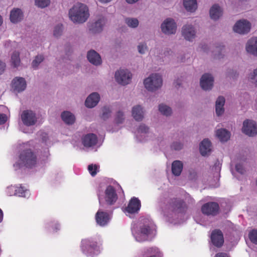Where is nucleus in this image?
Listing matches in <instances>:
<instances>
[{"mask_svg": "<svg viewBox=\"0 0 257 257\" xmlns=\"http://www.w3.org/2000/svg\"><path fill=\"white\" fill-rule=\"evenodd\" d=\"M132 231L136 240L139 242H142L148 240L151 234L155 232V229L149 220L144 219L138 226H134Z\"/></svg>", "mask_w": 257, "mask_h": 257, "instance_id": "nucleus-1", "label": "nucleus"}, {"mask_svg": "<svg viewBox=\"0 0 257 257\" xmlns=\"http://www.w3.org/2000/svg\"><path fill=\"white\" fill-rule=\"evenodd\" d=\"M70 20L74 23L82 24L85 22L89 16L88 8L83 4L75 5L69 12Z\"/></svg>", "mask_w": 257, "mask_h": 257, "instance_id": "nucleus-2", "label": "nucleus"}, {"mask_svg": "<svg viewBox=\"0 0 257 257\" xmlns=\"http://www.w3.org/2000/svg\"><path fill=\"white\" fill-rule=\"evenodd\" d=\"M36 162V155L31 149H25L20 153L19 162L15 164L14 167L16 170L23 166L31 168L35 166Z\"/></svg>", "mask_w": 257, "mask_h": 257, "instance_id": "nucleus-3", "label": "nucleus"}, {"mask_svg": "<svg viewBox=\"0 0 257 257\" xmlns=\"http://www.w3.org/2000/svg\"><path fill=\"white\" fill-rule=\"evenodd\" d=\"M145 87L149 91L154 92L160 89L163 85V79L161 75L153 73L144 81Z\"/></svg>", "mask_w": 257, "mask_h": 257, "instance_id": "nucleus-4", "label": "nucleus"}, {"mask_svg": "<svg viewBox=\"0 0 257 257\" xmlns=\"http://www.w3.org/2000/svg\"><path fill=\"white\" fill-rule=\"evenodd\" d=\"M197 28L192 24H187L181 28V35L184 39L189 42H193L196 37Z\"/></svg>", "mask_w": 257, "mask_h": 257, "instance_id": "nucleus-5", "label": "nucleus"}, {"mask_svg": "<svg viewBox=\"0 0 257 257\" xmlns=\"http://www.w3.org/2000/svg\"><path fill=\"white\" fill-rule=\"evenodd\" d=\"M161 29L163 34L171 35L176 33L177 24L174 20L171 18L166 19L161 25Z\"/></svg>", "mask_w": 257, "mask_h": 257, "instance_id": "nucleus-6", "label": "nucleus"}, {"mask_svg": "<svg viewBox=\"0 0 257 257\" xmlns=\"http://www.w3.org/2000/svg\"><path fill=\"white\" fill-rule=\"evenodd\" d=\"M114 78L118 84L125 85L131 81L132 74L128 70L119 69L115 72Z\"/></svg>", "mask_w": 257, "mask_h": 257, "instance_id": "nucleus-7", "label": "nucleus"}, {"mask_svg": "<svg viewBox=\"0 0 257 257\" xmlns=\"http://www.w3.org/2000/svg\"><path fill=\"white\" fill-rule=\"evenodd\" d=\"M202 213L207 216H215L219 212V206L215 202H209L201 207Z\"/></svg>", "mask_w": 257, "mask_h": 257, "instance_id": "nucleus-8", "label": "nucleus"}, {"mask_svg": "<svg viewBox=\"0 0 257 257\" xmlns=\"http://www.w3.org/2000/svg\"><path fill=\"white\" fill-rule=\"evenodd\" d=\"M250 29V23L244 19L237 21L233 28L234 32L241 35L247 34L249 32Z\"/></svg>", "mask_w": 257, "mask_h": 257, "instance_id": "nucleus-9", "label": "nucleus"}, {"mask_svg": "<svg viewBox=\"0 0 257 257\" xmlns=\"http://www.w3.org/2000/svg\"><path fill=\"white\" fill-rule=\"evenodd\" d=\"M21 117L24 124L28 126L35 124L37 121L36 113L31 110H24Z\"/></svg>", "mask_w": 257, "mask_h": 257, "instance_id": "nucleus-10", "label": "nucleus"}, {"mask_svg": "<svg viewBox=\"0 0 257 257\" xmlns=\"http://www.w3.org/2000/svg\"><path fill=\"white\" fill-rule=\"evenodd\" d=\"M242 131L248 136H254L257 134V124L252 120L246 119L243 122Z\"/></svg>", "mask_w": 257, "mask_h": 257, "instance_id": "nucleus-11", "label": "nucleus"}, {"mask_svg": "<svg viewBox=\"0 0 257 257\" xmlns=\"http://www.w3.org/2000/svg\"><path fill=\"white\" fill-rule=\"evenodd\" d=\"M81 249L83 253L91 255L95 253L97 248V243L88 239L82 240Z\"/></svg>", "mask_w": 257, "mask_h": 257, "instance_id": "nucleus-12", "label": "nucleus"}, {"mask_svg": "<svg viewBox=\"0 0 257 257\" xmlns=\"http://www.w3.org/2000/svg\"><path fill=\"white\" fill-rule=\"evenodd\" d=\"M214 79L212 74L205 73L201 77L200 85L204 90H210L213 87Z\"/></svg>", "mask_w": 257, "mask_h": 257, "instance_id": "nucleus-13", "label": "nucleus"}, {"mask_svg": "<svg viewBox=\"0 0 257 257\" xmlns=\"http://www.w3.org/2000/svg\"><path fill=\"white\" fill-rule=\"evenodd\" d=\"M169 209L175 214H180L181 216L184 211L183 202L178 199H172L169 202Z\"/></svg>", "mask_w": 257, "mask_h": 257, "instance_id": "nucleus-14", "label": "nucleus"}, {"mask_svg": "<svg viewBox=\"0 0 257 257\" xmlns=\"http://www.w3.org/2000/svg\"><path fill=\"white\" fill-rule=\"evenodd\" d=\"M132 116L137 121H141L145 118L146 110L144 107L140 104L133 106L131 110Z\"/></svg>", "mask_w": 257, "mask_h": 257, "instance_id": "nucleus-15", "label": "nucleus"}, {"mask_svg": "<svg viewBox=\"0 0 257 257\" xmlns=\"http://www.w3.org/2000/svg\"><path fill=\"white\" fill-rule=\"evenodd\" d=\"M27 83L23 77H17L13 79L12 82V87L15 92H21L25 90Z\"/></svg>", "mask_w": 257, "mask_h": 257, "instance_id": "nucleus-16", "label": "nucleus"}, {"mask_svg": "<svg viewBox=\"0 0 257 257\" xmlns=\"http://www.w3.org/2000/svg\"><path fill=\"white\" fill-rule=\"evenodd\" d=\"M211 240L214 246L217 247L222 246L224 243V237L221 231L219 229L213 230L211 234Z\"/></svg>", "mask_w": 257, "mask_h": 257, "instance_id": "nucleus-17", "label": "nucleus"}, {"mask_svg": "<svg viewBox=\"0 0 257 257\" xmlns=\"http://www.w3.org/2000/svg\"><path fill=\"white\" fill-rule=\"evenodd\" d=\"M105 23L106 20L104 18H99L90 25L89 31L93 34H99L103 31Z\"/></svg>", "mask_w": 257, "mask_h": 257, "instance_id": "nucleus-18", "label": "nucleus"}, {"mask_svg": "<svg viewBox=\"0 0 257 257\" xmlns=\"http://www.w3.org/2000/svg\"><path fill=\"white\" fill-rule=\"evenodd\" d=\"M105 199L109 205L113 204L117 199L115 190L112 186H108L105 191Z\"/></svg>", "mask_w": 257, "mask_h": 257, "instance_id": "nucleus-19", "label": "nucleus"}, {"mask_svg": "<svg viewBox=\"0 0 257 257\" xmlns=\"http://www.w3.org/2000/svg\"><path fill=\"white\" fill-rule=\"evenodd\" d=\"M100 95L97 92H93L89 94L85 101L86 107L92 108L96 106L100 100Z\"/></svg>", "mask_w": 257, "mask_h": 257, "instance_id": "nucleus-20", "label": "nucleus"}, {"mask_svg": "<svg viewBox=\"0 0 257 257\" xmlns=\"http://www.w3.org/2000/svg\"><path fill=\"white\" fill-rule=\"evenodd\" d=\"M87 58L89 62L95 66H99L102 63L100 55L94 50L88 51Z\"/></svg>", "mask_w": 257, "mask_h": 257, "instance_id": "nucleus-21", "label": "nucleus"}, {"mask_svg": "<svg viewBox=\"0 0 257 257\" xmlns=\"http://www.w3.org/2000/svg\"><path fill=\"white\" fill-rule=\"evenodd\" d=\"M245 49L247 53L257 56V37H253L248 40Z\"/></svg>", "mask_w": 257, "mask_h": 257, "instance_id": "nucleus-22", "label": "nucleus"}, {"mask_svg": "<svg viewBox=\"0 0 257 257\" xmlns=\"http://www.w3.org/2000/svg\"><path fill=\"white\" fill-rule=\"evenodd\" d=\"M141 202L136 197H133L130 201L126 210L130 213L137 212L140 209Z\"/></svg>", "mask_w": 257, "mask_h": 257, "instance_id": "nucleus-23", "label": "nucleus"}, {"mask_svg": "<svg viewBox=\"0 0 257 257\" xmlns=\"http://www.w3.org/2000/svg\"><path fill=\"white\" fill-rule=\"evenodd\" d=\"M97 142V136L94 134H88L82 138V143L86 147H91L96 144Z\"/></svg>", "mask_w": 257, "mask_h": 257, "instance_id": "nucleus-24", "label": "nucleus"}, {"mask_svg": "<svg viewBox=\"0 0 257 257\" xmlns=\"http://www.w3.org/2000/svg\"><path fill=\"white\" fill-rule=\"evenodd\" d=\"M95 219L98 224L103 226L108 222L109 217L107 213L98 210L96 214Z\"/></svg>", "mask_w": 257, "mask_h": 257, "instance_id": "nucleus-25", "label": "nucleus"}, {"mask_svg": "<svg viewBox=\"0 0 257 257\" xmlns=\"http://www.w3.org/2000/svg\"><path fill=\"white\" fill-rule=\"evenodd\" d=\"M24 18L23 11L18 8L13 9L10 13V20L13 23H17L21 22Z\"/></svg>", "mask_w": 257, "mask_h": 257, "instance_id": "nucleus-26", "label": "nucleus"}, {"mask_svg": "<svg viewBox=\"0 0 257 257\" xmlns=\"http://www.w3.org/2000/svg\"><path fill=\"white\" fill-rule=\"evenodd\" d=\"M225 102V98L222 96H219L216 99L215 102V112L217 116H220L224 113Z\"/></svg>", "mask_w": 257, "mask_h": 257, "instance_id": "nucleus-27", "label": "nucleus"}, {"mask_svg": "<svg viewBox=\"0 0 257 257\" xmlns=\"http://www.w3.org/2000/svg\"><path fill=\"white\" fill-rule=\"evenodd\" d=\"M209 14L211 19L216 21L222 16V10L219 6L215 4L210 8Z\"/></svg>", "mask_w": 257, "mask_h": 257, "instance_id": "nucleus-28", "label": "nucleus"}, {"mask_svg": "<svg viewBox=\"0 0 257 257\" xmlns=\"http://www.w3.org/2000/svg\"><path fill=\"white\" fill-rule=\"evenodd\" d=\"M211 142L208 139H204L200 145V152L202 156H206L210 153Z\"/></svg>", "mask_w": 257, "mask_h": 257, "instance_id": "nucleus-29", "label": "nucleus"}, {"mask_svg": "<svg viewBox=\"0 0 257 257\" xmlns=\"http://www.w3.org/2000/svg\"><path fill=\"white\" fill-rule=\"evenodd\" d=\"M61 117L63 121L66 124L69 125L73 124L75 121V117L74 115L68 111H63L61 113Z\"/></svg>", "mask_w": 257, "mask_h": 257, "instance_id": "nucleus-30", "label": "nucleus"}, {"mask_svg": "<svg viewBox=\"0 0 257 257\" xmlns=\"http://www.w3.org/2000/svg\"><path fill=\"white\" fill-rule=\"evenodd\" d=\"M111 107L110 106L105 105L100 109L99 117L101 119L106 120L111 116Z\"/></svg>", "mask_w": 257, "mask_h": 257, "instance_id": "nucleus-31", "label": "nucleus"}, {"mask_svg": "<svg viewBox=\"0 0 257 257\" xmlns=\"http://www.w3.org/2000/svg\"><path fill=\"white\" fill-rule=\"evenodd\" d=\"M183 164L182 162L179 160L174 161L172 164V173L176 176H179L183 169Z\"/></svg>", "mask_w": 257, "mask_h": 257, "instance_id": "nucleus-32", "label": "nucleus"}, {"mask_svg": "<svg viewBox=\"0 0 257 257\" xmlns=\"http://www.w3.org/2000/svg\"><path fill=\"white\" fill-rule=\"evenodd\" d=\"M216 135L221 142L227 141L230 137V133L224 128L217 130Z\"/></svg>", "mask_w": 257, "mask_h": 257, "instance_id": "nucleus-33", "label": "nucleus"}, {"mask_svg": "<svg viewBox=\"0 0 257 257\" xmlns=\"http://www.w3.org/2000/svg\"><path fill=\"white\" fill-rule=\"evenodd\" d=\"M125 119L124 111L122 109L116 111L114 117V123L116 125L122 124Z\"/></svg>", "mask_w": 257, "mask_h": 257, "instance_id": "nucleus-34", "label": "nucleus"}, {"mask_svg": "<svg viewBox=\"0 0 257 257\" xmlns=\"http://www.w3.org/2000/svg\"><path fill=\"white\" fill-rule=\"evenodd\" d=\"M183 5L185 9L190 12L195 11L197 8L196 0H183Z\"/></svg>", "mask_w": 257, "mask_h": 257, "instance_id": "nucleus-35", "label": "nucleus"}, {"mask_svg": "<svg viewBox=\"0 0 257 257\" xmlns=\"http://www.w3.org/2000/svg\"><path fill=\"white\" fill-rule=\"evenodd\" d=\"M21 64V60L20 58V53L17 51H15L11 54V64L14 68H18Z\"/></svg>", "mask_w": 257, "mask_h": 257, "instance_id": "nucleus-36", "label": "nucleus"}, {"mask_svg": "<svg viewBox=\"0 0 257 257\" xmlns=\"http://www.w3.org/2000/svg\"><path fill=\"white\" fill-rule=\"evenodd\" d=\"M44 60V57L43 55L39 54L36 56L31 63L32 67L36 70L38 68L39 65Z\"/></svg>", "mask_w": 257, "mask_h": 257, "instance_id": "nucleus-37", "label": "nucleus"}, {"mask_svg": "<svg viewBox=\"0 0 257 257\" xmlns=\"http://www.w3.org/2000/svg\"><path fill=\"white\" fill-rule=\"evenodd\" d=\"M159 110L162 114L167 116L171 115L172 113L171 108L163 103L159 105Z\"/></svg>", "mask_w": 257, "mask_h": 257, "instance_id": "nucleus-38", "label": "nucleus"}, {"mask_svg": "<svg viewBox=\"0 0 257 257\" xmlns=\"http://www.w3.org/2000/svg\"><path fill=\"white\" fill-rule=\"evenodd\" d=\"M149 128L146 124H141L137 130V138L139 139L140 136L146 135L149 133Z\"/></svg>", "mask_w": 257, "mask_h": 257, "instance_id": "nucleus-39", "label": "nucleus"}, {"mask_svg": "<svg viewBox=\"0 0 257 257\" xmlns=\"http://www.w3.org/2000/svg\"><path fill=\"white\" fill-rule=\"evenodd\" d=\"M63 25L61 24H58L57 25H56L53 30V36L55 38H59L60 37L62 33H63Z\"/></svg>", "mask_w": 257, "mask_h": 257, "instance_id": "nucleus-40", "label": "nucleus"}, {"mask_svg": "<svg viewBox=\"0 0 257 257\" xmlns=\"http://www.w3.org/2000/svg\"><path fill=\"white\" fill-rule=\"evenodd\" d=\"M125 21L127 25L132 28H137L139 24L138 20L136 18H126Z\"/></svg>", "mask_w": 257, "mask_h": 257, "instance_id": "nucleus-41", "label": "nucleus"}, {"mask_svg": "<svg viewBox=\"0 0 257 257\" xmlns=\"http://www.w3.org/2000/svg\"><path fill=\"white\" fill-rule=\"evenodd\" d=\"M248 79L250 82L257 86V68L248 74Z\"/></svg>", "mask_w": 257, "mask_h": 257, "instance_id": "nucleus-42", "label": "nucleus"}, {"mask_svg": "<svg viewBox=\"0 0 257 257\" xmlns=\"http://www.w3.org/2000/svg\"><path fill=\"white\" fill-rule=\"evenodd\" d=\"M20 190H22L21 189H17V187L15 186H11L8 187L7 192L9 196L12 195H22V194H20L18 191Z\"/></svg>", "mask_w": 257, "mask_h": 257, "instance_id": "nucleus-43", "label": "nucleus"}, {"mask_svg": "<svg viewBox=\"0 0 257 257\" xmlns=\"http://www.w3.org/2000/svg\"><path fill=\"white\" fill-rule=\"evenodd\" d=\"M50 0H35V4L38 7L44 8L49 5Z\"/></svg>", "mask_w": 257, "mask_h": 257, "instance_id": "nucleus-44", "label": "nucleus"}, {"mask_svg": "<svg viewBox=\"0 0 257 257\" xmlns=\"http://www.w3.org/2000/svg\"><path fill=\"white\" fill-rule=\"evenodd\" d=\"M138 50L140 54H144L148 50V46L145 43H140L138 47Z\"/></svg>", "mask_w": 257, "mask_h": 257, "instance_id": "nucleus-45", "label": "nucleus"}, {"mask_svg": "<svg viewBox=\"0 0 257 257\" xmlns=\"http://www.w3.org/2000/svg\"><path fill=\"white\" fill-rule=\"evenodd\" d=\"M183 147V144L180 141H174L171 145V149L175 151H179L181 150Z\"/></svg>", "mask_w": 257, "mask_h": 257, "instance_id": "nucleus-46", "label": "nucleus"}, {"mask_svg": "<svg viewBox=\"0 0 257 257\" xmlns=\"http://www.w3.org/2000/svg\"><path fill=\"white\" fill-rule=\"evenodd\" d=\"M249 238L254 244H257V230L254 229L249 233Z\"/></svg>", "mask_w": 257, "mask_h": 257, "instance_id": "nucleus-47", "label": "nucleus"}, {"mask_svg": "<svg viewBox=\"0 0 257 257\" xmlns=\"http://www.w3.org/2000/svg\"><path fill=\"white\" fill-rule=\"evenodd\" d=\"M17 189H21L22 190H19L18 192H19V193L20 194H22V195H18L20 197H28L30 195L29 191L24 189L22 187H17Z\"/></svg>", "mask_w": 257, "mask_h": 257, "instance_id": "nucleus-48", "label": "nucleus"}, {"mask_svg": "<svg viewBox=\"0 0 257 257\" xmlns=\"http://www.w3.org/2000/svg\"><path fill=\"white\" fill-rule=\"evenodd\" d=\"M88 170L92 176H94L97 173V166L95 165H89L88 167Z\"/></svg>", "mask_w": 257, "mask_h": 257, "instance_id": "nucleus-49", "label": "nucleus"}, {"mask_svg": "<svg viewBox=\"0 0 257 257\" xmlns=\"http://www.w3.org/2000/svg\"><path fill=\"white\" fill-rule=\"evenodd\" d=\"M235 169L236 171L240 174H243L245 172L244 168L241 164H237L235 165Z\"/></svg>", "mask_w": 257, "mask_h": 257, "instance_id": "nucleus-50", "label": "nucleus"}, {"mask_svg": "<svg viewBox=\"0 0 257 257\" xmlns=\"http://www.w3.org/2000/svg\"><path fill=\"white\" fill-rule=\"evenodd\" d=\"M221 48H216V51L217 52V53H214L213 56L214 58L215 59H220L222 57V54L221 53Z\"/></svg>", "mask_w": 257, "mask_h": 257, "instance_id": "nucleus-51", "label": "nucleus"}, {"mask_svg": "<svg viewBox=\"0 0 257 257\" xmlns=\"http://www.w3.org/2000/svg\"><path fill=\"white\" fill-rule=\"evenodd\" d=\"M6 67V64L5 62L0 60V75L2 74L4 72Z\"/></svg>", "mask_w": 257, "mask_h": 257, "instance_id": "nucleus-52", "label": "nucleus"}, {"mask_svg": "<svg viewBox=\"0 0 257 257\" xmlns=\"http://www.w3.org/2000/svg\"><path fill=\"white\" fill-rule=\"evenodd\" d=\"M40 135L43 142L46 143L48 139L47 134L45 132H40Z\"/></svg>", "mask_w": 257, "mask_h": 257, "instance_id": "nucleus-53", "label": "nucleus"}, {"mask_svg": "<svg viewBox=\"0 0 257 257\" xmlns=\"http://www.w3.org/2000/svg\"><path fill=\"white\" fill-rule=\"evenodd\" d=\"M7 121V116L5 114L0 113V124H4Z\"/></svg>", "mask_w": 257, "mask_h": 257, "instance_id": "nucleus-54", "label": "nucleus"}, {"mask_svg": "<svg viewBox=\"0 0 257 257\" xmlns=\"http://www.w3.org/2000/svg\"><path fill=\"white\" fill-rule=\"evenodd\" d=\"M215 257H229V256L226 253L220 252V253H217L215 255Z\"/></svg>", "mask_w": 257, "mask_h": 257, "instance_id": "nucleus-55", "label": "nucleus"}, {"mask_svg": "<svg viewBox=\"0 0 257 257\" xmlns=\"http://www.w3.org/2000/svg\"><path fill=\"white\" fill-rule=\"evenodd\" d=\"M139 0H125L126 2L128 4H134L137 3Z\"/></svg>", "mask_w": 257, "mask_h": 257, "instance_id": "nucleus-56", "label": "nucleus"}, {"mask_svg": "<svg viewBox=\"0 0 257 257\" xmlns=\"http://www.w3.org/2000/svg\"><path fill=\"white\" fill-rule=\"evenodd\" d=\"M3 219V212L2 210L0 209V223L2 221Z\"/></svg>", "mask_w": 257, "mask_h": 257, "instance_id": "nucleus-57", "label": "nucleus"}, {"mask_svg": "<svg viewBox=\"0 0 257 257\" xmlns=\"http://www.w3.org/2000/svg\"><path fill=\"white\" fill-rule=\"evenodd\" d=\"M111 0H99V2L102 3H107L110 2Z\"/></svg>", "mask_w": 257, "mask_h": 257, "instance_id": "nucleus-58", "label": "nucleus"}, {"mask_svg": "<svg viewBox=\"0 0 257 257\" xmlns=\"http://www.w3.org/2000/svg\"><path fill=\"white\" fill-rule=\"evenodd\" d=\"M206 48H207V45H204L202 46V49L203 50V51L204 52H207V51L206 50Z\"/></svg>", "mask_w": 257, "mask_h": 257, "instance_id": "nucleus-59", "label": "nucleus"}, {"mask_svg": "<svg viewBox=\"0 0 257 257\" xmlns=\"http://www.w3.org/2000/svg\"><path fill=\"white\" fill-rule=\"evenodd\" d=\"M3 23V20L2 17L0 15V26L2 25Z\"/></svg>", "mask_w": 257, "mask_h": 257, "instance_id": "nucleus-60", "label": "nucleus"}, {"mask_svg": "<svg viewBox=\"0 0 257 257\" xmlns=\"http://www.w3.org/2000/svg\"><path fill=\"white\" fill-rule=\"evenodd\" d=\"M56 230H57V229H59V225H57V226L56 227Z\"/></svg>", "mask_w": 257, "mask_h": 257, "instance_id": "nucleus-61", "label": "nucleus"}, {"mask_svg": "<svg viewBox=\"0 0 257 257\" xmlns=\"http://www.w3.org/2000/svg\"><path fill=\"white\" fill-rule=\"evenodd\" d=\"M99 202L100 204H101V200H100V198L99 197Z\"/></svg>", "mask_w": 257, "mask_h": 257, "instance_id": "nucleus-62", "label": "nucleus"}]
</instances>
